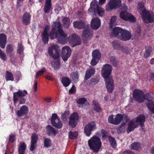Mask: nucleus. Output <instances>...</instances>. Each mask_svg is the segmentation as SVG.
<instances>
[{
	"label": "nucleus",
	"mask_w": 154,
	"mask_h": 154,
	"mask_svg": "<svg viewBox=\"0 0 154 154\" xmlns=\"http://www.w3.org/2000/svg\"><path fill=\"white\" fill-rule=\"evenodd\" d=\"M112 70V66L108 64L103 65L101 70L102 75L104 79L106 88L109 93L112 92L114 86L113 79L110 76Z\"/></svg>",
	"instance_id": "1"
},
{
	"label": "nucleus",
	"mask_w": 154,
	"mask_h": 154,
	"mask_svg": "<svg viewBox=\"0 0 154 154\" xmlns=\"http://www.w3.org/2000/svg\"><path fill=\"white\" fill-rule=\"evenodd\" d=\"M96 128V124L94 121H91L88 123L85 127L84 132L86 136L89 137L92 132Z\"/></svg>",
	"instance_id": "12"
},
{
	"label": "nucleus",
	"mask_w": 154,
	"mask_h": 154,
	"mask_svg": "<svg viewBox=\"0 0 154 154\" xmlns=\"http://www.w3.org/2000/svg\"><path fill=\"white\" fill-rule=\"evenodd\" d=\"M109 141L111 144V146L113 148H115L116 147L117 143L115 138L111 136H109L108 137Z\"/></svg>",
	"instance_id": "40"
},
{
	"label": "nucleus",
	"mask_w": 154,
	"mask_h": 154,
	"mask_svg": "<svg viewBox=\"0 0 154 154\" xmlns=\"http://www.w3.org/2000/svg\"><path fill=\"white\" fill-rule=\"evenodd\" d=\"M43 143L44 146L46 148L50 147L52 144L51 140L50 139L47 137L44 138Z\"/></svg>",
	"instance_id": "39"
},
{
	"label": "nucleus",
	"mask_w": 154,
	"mask_h": 154,
	"mask_svg": "<svg viewBox=\"0 0 154 154\" xmlns=\"http://www.w3.org/2000/svg\"><path fill=\"white\" fill-rule=\"evenodd\" d=\"M145 99L149 101V102L153 101L154 99V94L152 92L146 93L144 95V100Z\"/></svg>",
	"instance_id": "34"
},
{
	"label": "nucleus",
	"mask_w": 154,
	"mask_h": 154,
	"mask_svg": "<svg viewBox=\"0 0 154 154\" xmlns=\"http://www.w3.org/2000/svg\"><path fill=\"white\" fill-rule=\"evenodd\" d=\"M121 5V0H110L106 5V10L109 11L113 9H116L119 8Z\"/></svg>",
	"instance_id": "8"
},
{
	"label": "nucleus",
	"mask_w": 154,
	"mask_h": 154,
	"mask_svg": "<svg viewBox=\"0 0 154 154\" xmlns=\"http://www.w3.org/2000/svg\"><path fill=\"white\" fill-rule=\"evenodd\" d=\"M99 60L92 57V59L91 62V64L93 66L96 65L98 62Z\"/></svg>",
	"instance_id": "57"
},
{
	"label": "nucleus",
	"mask_w": 154,
	"mask_h": 154,
	"mask_svg": "<svg viewBox=\"0 0 154 154\" xmlns=\"http://www.w3.org/2000/svg\"><path fill=\"white\" fill-rule=\"evenodd\" d=\"M14 51L13 45L10 44L8 45L6 48V52L10 57L12 55V53Z\"/></svg>",
	"instance_id": "38"
},
{
	"label": "nucleus",
	"mask_w": 154,
	"mask_h": 154,
	"mask_svg": "<svg viewBox=\"0 0 154 154\" xmlns=\"http://www.w3.org/2000/svg\"><path fill=\"white\" fill-rule=\"evenodd\" d=\"M140 146V144L139 143L134 142L131 144V149L136 151H138L141 148Z\"/></svg>",
	"instance_id": "45"
},
{
	"label": "nucleus",
	"mask_w": 154,
	"mask_h": 154,
	"mask_svg": "<svg viewBox=\"0 0 154 154\" xmlns=\"http://www.w3.org/2000/svg\"><path fill=\"white\" fill-rule=\"evenodd\" d=\"M144 94L142 91L138 89H135L133 93V96L134 99L139 103L143 102L144 100Z\"/></svg>",
	"instance_id": "16"
},
{
	"label": "nucleus",
	"mask_w": 154,
	"mask_h": 154,
	"mask_svg": "<svg viewBox=\"0 0 154 154\" xmlns=\"http://www.w3.org/2000/svg\"><path fill=\"white\" fill-rule=\"evenodd\" d=\"M123 29L119 27H115L113 29L112 34L115 37L119 39Z\"/></svg>",
	"instance_id": "31"
},
{
	"label": "nucleus",
	"mask_w": 154,
	"mask_h": 154,
	"mask_svg": "<svg viewBox=\"0 0 154 154\" xmlns=\"http://www.w3.org/2000/svg\"><path fill=\"white\" fill-rule=\"evenodd\" d=\"M60 66V60L54 62V67L55 69H59Z\"/></svg>",
	"instance_id": "58"
},
{
	"label": "nucleus",
	"mask_w": 154,
	"mask_h": 154,
	"mask_svg": "<svg viewBox=\"0 0 154 154\" xmlns=\"http://www.w3.org/2000/svg\"><path fill=\"white\" fill-rule=\"evenodd\" d=\"M72 50L68 46H64L62 48L61 57L63 60L66 61L70 57L71 54Z\"/></svg>",
	"instance_id": "15"
},
{
	"label": "nucleus",
	"mask_w": 154,
	"mask_h": 154,
	"mask_svg": "<svg viewBox=\"0 0 154 154\" xmlns=\"http://www.w3.org/2000/svg\"><path fill=\"white\" fill-rule=\"evenodd\" d=\"M146 105L149 110L154 113V101L148 102Z\"/></svg>",
	"instance_id": "44"
},
{
	"label": "nucleus",
	"mask_w": 154,
	"mask_h": 154,
	"mask_svg": "<svg viewBox=\"0 0 154 154\" xmlns=\"http://www.w3.org/2000/svg\"><path fill=\"white\" fill-rule=\"evenodd\" d=\"M60 48L57 45H52L48 48L49 56L54 60L59 59L60 57Z\"/></svg>",
	"instance_id": "7"
},
{
	"label": "nucleus",
	"mask_w": 154,
	"mask_h": 154,
	"mask_svg": "<svg viewBox=\"0 0 154 154\" xmlns=\"http://www.w3.org/2000/svg\"><path fill=\"white\" fill-rule=\"evenodd\" d=\"M51 8V0H46L45 5L44 8V12L46 14L48 13L49 12Z\"/></svg>",
	"instance_id": "32"
},
{
	"label": "nucleus",
	"mask_w": 154,
	"mask_h": 154,
	"mask_svg": "<svg viewBox=\"0 0 154 154\" xmlns=\"http://www.w3.org/2000/svg\"><path fill=\"white\" fill-rule=\"evenodd\" d=\"M31 15L29 12H25L23 14L22 19V21L23 25L27 26L30 23Z\"/></svg>",
	"instance_id": "21"
},
{
	"label": "nucleus",
	"mask_w": 154,
	"mask_h": 154,
	"mask_svg": "<svg viewBox=\"0 0 154 154\" xmlns=\"http://www.w3.org/2000/svg\"><path fill=\"white\" fill-rule=\"evenodd\" d=\"M125 123H122L121 125L117 129V131L118 133L124 132L125 131Z\"/></svg>",
	"instance_id": "47"
},
{
	"label": "nucleus",
	"mask_w": 154,
	"mask_h": 154,
	"mask_svg": "<svg viewBox=\"0 0 154 154\" xmlns=\"http://www.w3.org/2000/svg\"><path fill=\"white\" fill-rule=\"evenodd\" d=\"M78 135V132L75 131L72 132L70 131L69 132V137L70 139H75L77 138Z\"/></svg>",
	"instance_id": "48"
},
{
	"label": "nucleus",
	"mask_w": 154,
	"mask_h": 154,
	"mask_svg": "<svg viewBox=\"0 0 154 154\" xmlns=\"http://www.w3.org/2000/svg\"><path fill=\"white\" fill-rule=\"evenodd\" d=\"M136 119V123H139L141 127L143 128L144 126V123L145 121V116L143 114H140L135 118Z\"/></svg>",
	"instance_id": "28"
},
{
	"label": "nucleus",
	"mask_w": 154,
	"mask_h": 154,
	"mask_svg": "<svg viewBox=\"0 0 154 154\" xmlns=\"http://www.w3.org/2000/svg\"><path fill=\"white\" fill-rule=\"evenodd\" d=\"M5 79L7 81H13L14 78L12 74L9 71H7L6 72Z\"/></svg>",
	"instance_id": "43"
},
{
	"label": "nucleus",
	"mask_w": 154,
	"mask_h": 154,
	"mask_svg": "<svg viewBox=\"0 0 154 154\" xmlns=\"http://www.w3.org/2000/svg\"><path fill=\"white\" fill-rule=\"evenodd\" d=\"M69 115V111H66L64 113L61 114V119L63 121H65L66 120L67 118L68 117Z\"/></svg>",
	"instance_id": "50"
},
{
	"label": "nucleus",
	"mask_w": 154,
	"mask_h": 154,
	"mask_svg": "<svg viewBox=\"0 0 154 154\" xmlns=\"http://www.w3.org/2000/svg\"><path fill=\"white\" fill-rule=\"evenodd\" d=\"M61 82L64 87H67L70 85L71 81L68 77L64 76L61 78Z\"/></svg>",
	"instance_id": "33"
},
{
	"label": "nucleus",
	"mask_w": 154,
	"mask_h": 154,
	"mask_svg": "<svg viewBox=\"0 0 154 154\" xmlns=\"http://www.w3.org/2000/svg\"><path fill=\"white\" fill-rule=\"evenodd\" d=\"M88 24L86 22L83 20L75 21L73 22L74 27L79 29H85L87 27Z\"/></svg>",
	"instance_id": "24"
},
{
	"label": "nucleus",
	"mask_w": 154,
	"mask_h": 154,
	"mask_svg": "<svg viewBox=\"0 0 154 154\" xmlns=\"http://www.w3.org/2000/svg\"><path fill=\"white\" fill-rule=\"evenodd\" d=\"M122 30L119 39L123 41L130 40L131 37V34L130 32L123 29Z\"/></svg>",
	"instance_id": "18"
},
{
	"label": "nucleus",
	"mask_w": 154,
	"mask_h": 154,
	"mask_svg": "<svg viewBox=\"0 0 154 154\" xmlns=\"http://www.w3.org/2000/svg\"><path fill=\"white\" fill-rule=\"evenodd\" d=\"M123 119V116L121 114H117L115 116L114 118L113 115L111 114L109 116L108 122L110 124L118 125L121 122Z\"/></svg>",
	"instance_id": "13"
},
{
	"label": "nucleus",
	"mask_w": 154,
	"mask_h": 154,
	"mask_svg": "<svg viewBox=\"0 0 154 154\" xmlns=\"http://www.w3.org/2000/svg\"><path fill=\"white\" fill-rule=\"evenodd\" d=\"M56 38L58 42L61 44H64L67 42V35L65 33L62 27V25L59 21H57L56 23Z\"/></svg>",
	"instance_id": "4"
},
{
	"label": "nucleus",
	"mask_w": 154,
	"mask_h": 154,
	"mask_svg": "<svg viewBox=\"0 0 154 154\" xmlns=\"http://www.w3.org/2000/svg\"><path fill=\"white\" fill-rule=\"evenodd\" d=\"M110 61V63L115 66L117 65V61L114 56H111L109 57Z\"/></svg>",
	"instance_id": "52"
},
{
	"label": "nucleus",
	"mask_w": 154,
	"mask_h": 154,
	"mask_svg": "<svg viewBox=\"0 0 154 154\" xmlns=\"http://www.w3.org/2000/svg\"><path fill=\"white\" fill-rule=\"evenodd\" d=\"M0 58L2 60L5 61L7 60L6 55L0 48Z\"/></svg>",
	"instance_id": "56"
},
{
	"label": "nucleus",
	"mask_w": 154,
	"mask_h": 154,
	"mask_svg": "<svg viewBox=\"0 0 154 154\" xmlns=\"http://www.w3.org/2000/svg\"><path fill=\"white\" fill-rule=\"evenodd\" d=\"M122 116H123V120H125V122H128L130 121V119L128 118L127 114H123L122 115Z\"/></svg>",
	"instance_id": "62"
},
{
	"label": "nucleus",
	"mask_w": 154,
	"mask_h": 154,
	"mask_svg": "<svg viewBox=\"0 0 154 154\" xmlns=\"http://www.w3.org/2000/svg\"><path fill=\"white\" fill-rule=\"evenodd\" d=\"M142 16L143 21L146 23H153L154 21L153 14H150L149 11H147L145 8L143 9L142 11Z\"/></svg>",
	"instance_id": "9"
},
{
	"label": "nucleus",
	"mask_w": 154,
	"mask_h": 154,
	"mask_svg": "<svg viewBox=\"0 0 154 154\" xmlns=\"http://www.w3.org/2000/svg\"><path fill=\"white\" fill-rule=\"evenodd\" d=\"M95 72V69L92 66H90L85 72L84 80L85 81L89 79L92 76L94 75Z\"/></svg>",
	"instance_id": "25"
},
{
	"label": "nucleus",
	"mask_w": 154,
	"mask_h": 154,
	"mask_svg": "<svg viewBox=\"0 0 154 154\" xmlns=\"http://www.w3.org/2000/svg\"><path fill=\"white\" fill-rule=\"evenodd\" d=\"M127 8V7L125 4H124L123 8L125 10L121 11L119 17L121 19L125 20L128 21L132 23L135 22L136 20V18L131 14L129 13L126 10Z\"/></svg>",
	"instance_id": "6"
},
{
	"label": "nucleus",
	"mask_w": 154,
	"mask_h": 154,
	"mask_svg": "<svg viewBox=\"0 0 154 154\" xmlns=\"http://www.w3.org/2000/svg\"><path fill=\"white\" fill-rule=\"evenodd\" d=\"M87 101L86 99L82 97L78 99L77 101V103L79 104L82 105L85 103Z\"/></svg>",
	"instance_id": "54"
},
{
	"label": "nucleus",
	"mask_w": 154,
	"mask_h": 154,
	"mask_svg": "<svg viewBox=\"0 0 154 154\" xmlns=\"http://www.w3.org/2000/svg\"><path fill=\"white\" fill-rule=\"evenodd\" d=\"M46 71V68L45 67H43L42 69L38 71L36 73L35 75L36 78H37L39 76L41 75Z\"/></svg>",
	"instance_id": "55"
},
{
	"label": "nucleus",
	"mask_w": 154,
	"mask_h": 154,
	"mask_svg": "<svg viewBox=\"0 0 154 154\" xmlns=\"http://www.w3.org/2000/svg\"><path fill=\"white\" fill-rule=\"evenodd\" d=\"M24 51V47L21 43H18V47L17 49V53L20 55H21Z\"/></svg>",
	"instance_id": "49"
},
{
	"label": "nucleus",
	"mask_w": 154,
	"mask_h": 154,
	"mask_svg": "<svg viewBox=\"0 0 154 154\" xmlns=\"http://www.w3.org/2000/svg\"><path fill=\"white\" fill-rule=\"evenodd\" d=\"M152 47L149 46H146L145 47V51L143 55L145 58H147L150 55L152 51Z\"/></svg>",
	"instance_id": "35"
},
{
	"label": "nucleus",
	"mask_w": 154,
	"mask_h": 154,
	"mask_svg": "<svg viewBox=\"0 0 154 154\" xmlns=\"http://www.w3.org/2000/svg\"><path fill=\"white\" fill-rule=\"evenodd\" d=\"M90 6L88 11L90 12L93 11L94 14L96 15L97 13L99 16H102L104 13V9L102 8H100L96 3L91 2Z\"/></svg>",
	"instance_id": "14"
},
{
	"label": "nucleus",
	"mask_w": 154,
	"mask_h": 154,
	"mask_svg": "<svg viewBox=\"0 0 154 154\" xmlns=\"http://www.w3.org/2000/svg\"><path fill=\"white\" fill-rule=\"evenodd\" d=\"M46 133L49 136L55 137L58 133V131L50 125H47L46 127Z\"/></svg>",
	"instance_id": "26"
},
{
	"label": "nucleus",
	"mask_w": 154,
	"mask_h": 154,
	"mask_svg": "<svg viewBox=\"0 0 154 154\" xmlns=\"http://www.w3.org/2000/svg\"><path fill=\"white\" fill-rule=\"evenodd\" d=\"M138 124L136 122V119H134L131 121L129 123L127 129V132L128 133L133 131L134 129L137 128Z\"/></svg>",
	"instance_id": "27"
},
{
	"label": "nucleus",
	"mask_w": 154,
	"mask_h": 154,
	"mask_svg": "<svg viewBox=\"0 0 154 154\" xmlns=\"http://www.w3.org/2000/svg\"><path fill=\"white\" fill-rule=\"evenodd\" d=\"M117 20V17L115 16H113L111 17V18L110 20V24H114L116 21Z\"/></svg>",
	"instance_id": "61"
},
{
	"label": "nucleus",
	"mask_w": 154,
	"mask_h": 154,
	"mask_svg": "<svg viewBox=\"0 0 154 154\" xmlns=\"http://www.w3.org/2000/svg\"><path fill=\"white\" fill-rule=\"evenodd\" d=\"M79 73L78 72L76 71L71 73L70 77L72 80L75 81H77L79 78Z\"/></svg>",
	"instance_id": "46"
},
{
	"label": "nucleus",
	"mask_w": 154,
	"mask_h": 154,
	"mask_svg": "<svg viewBox=\"0 0 154 154\" xmlns=\"http://www.w3.org/2000/svg\"><path fill=\"white\" fill-rule=\"evenodd\" d=\"M28 112V107L26 105H23L20 107L19 110H17L16 112V114L17 116L21 117L26 115Z\"/></svg>",
	"instance_id": "22"
},
{
	"label": "nucleus",
	"mask_w": 154,
	"mask_h": 154,
	"mask_svg": "<svg viewBox=\"0 0 154 154\" xmlns=\"http://www.w3.org/2000/svg\"><path fill=\"white\" fill-rule=\"evenodd\" d=\"M56 23L57 21L53 22V24L51 25L52 28L49 34L48 33V31L49 29V26L48 25H46L45 26L42 33V40L44 44H46L48 43L49 36L51 39H54L56 38Z\"/></svg>",
	"instance_id": "2"
},
{
	"label": "nucleus",
	"mask_w": 154,
	"mask_h": 154,
	"mask_svg": "<svg viewBox=\"0 0 154 154\" xmlns=\"http://www.w3.org/2000/svg\"><path fill=\"white\" fill-rule=\"evenodd\" d=\"M9 141L11 143H13L15 140V136L14 135H10L9 136Z\"/></svg>",
	"instance_id": "59"
},
{
	"label": "nucleus",
	"mask_w": 154,
	"mask_h": 154,
	"mask_svg": "<svg viewBox=\"0 0 154 154\" xmlns=\"http://www.w3.org/2000/svg\"><path fill=\"white\" fill-rule=\"evenodd\" d=\"M38 140V134L35 133H33L31 137V146L29 148L31 151L33 152L35 150Z\"/></svg>",
	"instance_id": "20"
},
{
	"label": "nucleus",
	"mask_w": 154,
	"mask_h": 154,
	"mask_svg": "<svg viewBox=\"0 0 154 154\" xmlns=\"http://www.w3.org/2000/svg\"><path fill=\"white\" fill-rule=\"evenodd\" d=\"M51 125L57 129H61L63 126V124L60 118L56 113L52 114L51 119Z\"/></svg>",
	"instance_id": "11"
},
{
	"label": "nucleus",
	"mask_w": 154,
	"mask_h": 154,
	"mask_svg": "<svg viewBox=\"0 0 154 154\" xmlns=\"http://www.w3.org/2000/svg\"><path fill=\"white\" fill-rule=\"evenodd\" d=\"M75 87L74 85H73L69 91V93L70 94L73 93L75 91Z\"/></svg>",
	"instance_id": "64"
},
{
	"label": "nucleus",
	"mask_w": 154,
	"mask_h": 154,
	"mask_svg": "<svg viewBox=\"0 0 154 154\" xmlns=\"http://www.w3.org/2000/svg\"><path fill=\"white\" fill-rule=\"evenodd\" d=\"M28 94L27 91L25 90L23 91L19 90L17 92H15L13 93V101L14 103H17L18 100V97L19 99V104H22L25 103L26 98L23 97Z\"/></svg>",
	"instance_id": "5"
},
{
	"label": "nucleus",
	"mask_w": 154,
	"mask_h": 154,
	"mask_svg": "<svg viewBox=\"0 0 154 154\" xmlns=\"http://www.w3.org/2000/svg\"><path fill=\"white\" fill-rule=\"evenodd\" d=\"M24 0H17V6L18 8L22 6L21 3Z\"/></svg>",
	"instance_id": "63"
},
{
	"label": "nucleus",
	"mask_w": 154,
	"mask_h": 154,
	"mask_svg": "<svg viewBox=\"0 0 154 154\" xmlns=\"http://www.w3.org/2000/svg\"><path fill=\"white\" fill-rule=\"evenodd\" d=\"M99 81V80L97 78H93L91 79L90 80L89 82L90 85L92 86L95 85L97 84Z\"/></svg>",
	"instance_id": "53"
},
{
	"label": "nucleus",
	"mask_w": 154,
	"mask_h": 154,
	"mask_svg": "<svg viewBox=\"0 0 154 154\" xmlns=\"http://www.w3.org/2000/svg\"><path fill=\"white\" fill-rule=\"evenodd\" d=\"M68 39L71 42L74 44V46L80 45L81 43V41L80 38L75 33L71 34L69 36Z\"/></svg>",
	"instance_id": "19"
},
{
	"label": "nucleus",
	"mask_w": 154,
	"mask_h": 154,
	"mask_svg": "<svg viewBox=\"0 0 154 154\" xmlns=\"http://www.w3.org/2000/svg\"><path fill=\"white\" fill-rule=\"evenodd\" d=\"M92 106L94 110L97 112H99L101 110V108L98 102L95 100L92 101Z\"/></svg>",
	"instance_id": "36"
},
{
	"label": "nucleus",
	"mask_w": 154,
	"mask_h": 154,
	"mask_svg": "<svg viewBox=\"0 0 154 154\" xmlns=\"http://www.w3.org/2000/svg\"><path fill=\"white\" fill-rule=\"evenodd\" d=\"M88 144L90 149L95 153L100 151L102 145L100 138L96 136H94L89 139Z\"/></svg>",
	"instance_id": "3"
},
{
	"label": "nucleus",
	"mask_w": 154,
	"mask_h": 154,
	"mask_svg": "<svg viewBox=\"0 0 154 154\" xmlns=\"http://www.w3.org/2000/svg\"><path fill=\"white\" fill-rule=\"evenodd\" d=\"M120 51H122V52L125 54L127 55L129 54L130 53V51L128 50V48L125 46H122Z\"/></svg>",
	"instance_id": "51"
},
{
	"label": "nucleus",
	"mask_w": 154,
	"mask_h": 154,
	"mask_svg": "<svg viewBox=\"0 0 154 154\" xmlns=\"http://www.w3.org/2000/svg\"><path fill=\"white\" fill-rule=\"evenodd\" d=\"M79 117L78 114L73 112L69 117V126L72 128H74L77 125Z\"/></svg>",
	"instance_id": "17"
},
{
	"label": "nucleus",
	"mask_w": 154,
	"mask_h": 154,
	"mask_svg": "<svg viewBox=\"0 0 154 154\" xmlns=\"http://www.w3.org/2000/svg\"><path fill=\"white\" fill-rule=\"evenodd\" d=\"M87 26L84 29L82 34V39L85 42H87L91 39L93 35V31L90 28L89 25L88 24Z\"/></svg>",
	"instance_id": "10"
},
{
	"label": "nucleus",
	"mask_w": 154,
	"mask_h": 154,
	"mask_svg": "<svg viewBox=\"0 0 154 154\" xmlns=\"http://www.w3.org/2000/svg\"><path fill=\"white\" fill-rule=\"evenodd\" d=\"M112 44L114 49L120 50L122 46L120 41L114 40L112 42Z\"/></svg>",
	"instance_id": "41"
},
{
	"label": "nucleus",
	"mask_w": 154,
	"mask_h": 154,
	"mask_svg": "<svg viewBox=\"0 0 154 154\" xmlns=\"http://www.w3.org/2000/svg\"><path fill=\"white\" fill-rule=\"evenodd\" d=\"M26 147V144L25 142L20 143L18 147V154H25Z\"/></svg>",
	"instance_id": "30"
},
{
	"label": "nucleus",
	"mask_w": 154,
	"mask_h": 154,
	"mask_svg": "<svg viewBox=\"0 0 154 154\" xmlns=\"http://www.w3.org/2000/svg\"><path fill=\"white\" fill-rule=\"evenodd\" d=\"M91 23V28L94 30H97L100 26V20L98 17H96L92 20Z\"/></svg>",
	"instance_id": "23"
},
{
	"label": "nucleus",
	"mask_w": 154,
	"mask_h": 154,
	"mask_svg": "<svg viewBox=\"0 0 154 154\" xmlns=\"http://www.w3.org/2000/svg\"><path fill=\"white\" fill-rule=\"evenodd\" d=\"M144 3L142 2H139L137 5V8L140 10H142L144 8Z\"/></svg>",
	"instance_id": "60"
},
{
	"label": "nucleus",
	"mask_w": 154,
	"mask_h": 154,
	"mask_svg": "<svg viewBox=\"0 0 154 154\" xmlns=\"http://www.w3.org/2000/svg\"><path fill=\"white\" fill-rule=\"evenodd\" d=\"M92 57L95 59H100L101 57V53L98 49H96L93 51L92 53Z\"/></svg>",
	"instance_id": "37"
},
{
	"label": "nucleus",
	"mask_w": 154,
	"mask_h": 154,
	"mask_svg": "<svg viewBox=\"0 0 154 154\" xmlns=\"http://www.w3.org/2000/svg\"><path fill=\"white\" fill-rule=\"evenodd\" d=\"M7 37L4 33H0V47L2 48H5L7 42Z\"/></svg>",
	"instance_id": "29"
},
{
	"label": "nucleus",
	"mask_w": 154,
	"mask_h": 154,
	"mask_svg": "<svg viewBox=\"0 0 154 154\" xmlns=\"http://www.w3.org/2000/svg\"><path fill=\"white\" fill-rule=\"evenodd\" d=\"M62 21L64 27L68 28L70 24L69 18L68 17H65L63 19Z\"/></svg>",
	"instance_id": "42"
}]
</instances>
